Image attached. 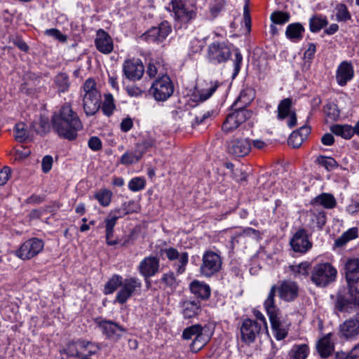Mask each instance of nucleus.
<instances>
[{"label":"nucleus","mask_w":359,"mask_h":359,"mask_svg":"<svg viewBox=\"0 0 359 359\" xmlns=\"http://www.w3.org/2000/svg\"><path fill=\"white\" fill-rule=\"evenodd\" d=\"M309 212L312 222H316L317 227L321 229L326 223V215L325 211L313 206V208Z\"/></svg>","instance_id":"obj_38"},{"label":"nucleus","mask_w":359,"mask_h":359,"mask_svg":"<svg viewBox=\"0 0 359 359\" xmlns=\"http://www.w3.org/2000/svg\"><path fill=\"white\" fill-rule=\"evenodd\" d=\"M324 112L332 120H336L339 117V111L333 103L326 104L324 107Z\"/></svg>","instance_id":"obj_57"},{"label":"nucleus","mask_w":359,"mask_h":359,"mask_svg":"<svg viewBox=\"0 0 359 359\" xmlns=\"http://www.w3.org/2000/svg\"><path fill=\"white\" fill-rule=\"evenodd\" d=\"M189 287L191 293L202 299H208L210 296V287L206 283L194 280L191 283Z\"/></svg>","instance_id":"obj_31"},{"label":"nucleus","mask_w":359,"mask_h":359,"mask_svg":"<svg viewBox=\"0 0 359 359\" xmlns=\"http://www.w3.org/2000/svg\"><path fill=\"white\" fill-rule=\"evenodd\" d=\"M88 145V147L94 151H100L102 147V141L98 137L96 136H93L89 139Z\"/></svg>","instance_id":"obj_63"},{"label":"nucleus","mask_w":359,"mask_h":359,"mask_svg":"<svg viewBox=\"0 0 359 359\" xmlns=\"http://www.w3.org/2000/svg\"><path fill=\"white\" fill-rule=\"evenodd\" d=\"M354 76V70L351 62L343 61L337 68L336 79L339 86H345Z\"/></svg>","instance_id":"obj_24"},{"label":"nucleus","mask_w":359,"mask_h":359,"mask_svg":"<svg viewBox=\"0 0 359 359\" xmlns=\"http://www.w3.org/2000/svg\"><path fill=\"white\" fill-rule=\"evenodd\" d=\"M311 203L313 206L322 205L327 209H332L337 205V201L334 196L327 193H323L317 196Z\"/></svg>","instance_id":"obj_33"},{"label":"nucleus","mask_w":359,"mask_h":359,"mask_svg":"<svg viewBox=\"0 0 359 359\" xmlns=\"http://www.w3.org/2000/svg\"><path fill=\"white\" fill-rule=\"evenodd\" d=\"M273 330L275 332L276 338L278 340L285 339L287 335V330L283 327L280 321L278 315L269 317Z\"/></svg>","instance_id":"obj_34"},{"label":"nucleus","mask_w":359,"mask_h":359,"mask_svg":"<svg viewBox=\"0 0 359 359\" xmlns=\"http://www.w3.org/2000/svg\"><path fill=\"white\" fill-rule=\"evenodd\" d=\"M142 155L136 149L134 151H126L121 157L120 163L125 165H131L138 162Z\"/></svg>","instance_id":"obj_43"},{"label":"nucleus","mask_w":359,"mask_h":359,"mask_svg":"<svg viewBox=\"0 0 359 359\" xmlns=\"http://www.w3.org/2000/svg\"><path fill=\"white\" fill-rule=\"evenodd\" d=\"M332 337V333H328L320 339L317 342V351L323 358H327L334 351V341Z\"/></svg>","instance_id":"obj_23"},{"label":"nucleus","mask_w":359,"mask_h":359,"mask_svg":"<svg viewBox=\"0 0 359 359\" xmlns=\"http://www.w3.org/2000/svg\"><path fill=\"white\" fill-rule=\"evenodd\" d=\"M316 163L323 166L327 171L333 170L339 166L335 159L330 156H320L316 159Z\"/></svg>","instance_id":"obj_50"},{"label":"nucleus","mask_w":359,"mask_h":359,"mask_svg":"<svg viewBox=\"0 0 359 359\" xmlns=\"http://www.w3.org/2000/svg\"><path fill=\"white\" fill-rule=\"evenodd\" d=\"M358 283L347 282L348 291L346 295L338 294L336 308L338 311H347L349 308L359 306V292L355 287Z\"/></svg>","instance_id":"obj_8"},{"label":"nucleus","mask_w":359,"mask_h":359,"mask_svg":"<svg viewBox=\"0 0 359 359\" xmlns=\"http://www.w3.org/2000/svg\"><path fill=\"white\" fill-rule=\"evenodd\" d=\"M310 266V263L305 262L297 265H290L289 269L294 278H299L302 276L306 277L309 276Z\"/></svg>","instance_id":"obj_37"},{"label":"nucleus","mask_w":359,"mask_h":359,"mask_svg":"<svg viewBox=\"0 0 359 359\" xmlns=\"http://www.w3.org/2000/svg\"><path fill=\"white\" fill-rule=\"evenodd\" d=\"M304 31L305 29L301 23H291L286 28L285 36L290 41L297 42L302 39Z\"/></svg>","instance_id":"obj_29"},{"label":"nucleus","mask_w":359,"mask_h":359,"mask_svg":"<svg viewBox=\"0 0 359 359\" xmlns=\"http://www.w3.org/2000/svg\"><path fill=\"white\" fill-rule=\"evenodd\" d=\"M336 20L338 22H346L351 19V15L344 4H338L335 6Z\"/></svg>","instance_id":"obj_46"},{"label":"nucleus","mask_w":359,"mask_h":359,"mask_svg":"<svg viewBox=\"0 0 359 359\" xmlns=\"http://www.w3.org/2000/svg\"><path fill=\"white\" fill-rule=\"evenodd\" d=\"M255 98V91L252 88L243 90L232 107H237L241 109H247L246 107Z\"/></svg>","instance_id":"obj_30"},{"label":"nucleus","mask_w":359,"mask_h":359,"mask_svg":"<svg viewBox=\"0 0 359 359\" xmlns=\"http://www.w3.org/2000/svg\"><path fill=\"white\" fill-rule=\"evenodd\" d=\"M145 187V180L141 177H134L128 183V188L132 191H138Z\"/></svg>","instance_id":"obj_59"},{"label":"nucleus","mask_w":359,"mask_h":359,"mask_svg":"<svg viewBox=\"0 0 359 359\" xmlns=\"http://www.w3.org/2000/svg\"><path fill=\"white\" fill-rule=\"evenodd\" d=\"M358 236V229L355 227L351 228L335 240L334 245L337 248L343 247L348 241L356 238Z\"/></svg>","instance_id":"obj_35"},{"label":"nucleus","mask_w":359,"mask_h":359,"mask_svg":"<svg viewBox=\"0 0 359 359\" xmlns=\"http://www.w3.org/2000/svg\"><path fill=\"white\" fill-rule=\"evenodd\" d=\"M310 234L304 228H299L292 236L290 244L292 249L299 253H306L311 249L312 242L309 239Z\"/></svg>","instance_id":"obj_12"},{"label":"nucleus","mask_w":359,"mask_h":359,"mask_svg":"<svg viewBox=\"0 0 359 359\" xmlns=\"http://www.w3.org/2000/svg\"><path fill=\"white\" fill-rule=\"evenodd\" d=\"M277 292L276 285L271 286L267 298L264 301V306L269 317L279 314V309L275 304V296Z\"/></svg>","instance_id":"obj_32"},{"label":"nucleus","mask_w":359,"mask_h":359,"mask_svg":"<svg viewBox=\"0 0 359 359\" xmlns=\"http://www.w3.org/2000/svg\"><path fill=\"white\" fill-rule=\"evenodd\" d=\"M339 334L346 339H352L359 334V313L340 325Z\"/></svg>","instance_id":"obj_20"},{"label":"nucleus","mask_w":359,"mask_h":359,"mask_svg":"<svg viewBox=\"0 0 359 359\" xmlns=\"http://www.w3.org/2000/svg\"><path fill=\"white\" fill-rule=\"evenodd\" d=\"M309 353L306 344L294 345L290 351V359H306Z\"/></svg>","instance_id":"obj_44"},{"label":"nucleus","mask_w":359,"mask_h":359,"mask_svg":"<svg viewBox=\"0 0 359 359\" xmlns=\"http://www.w3.org/2000/svg\"><path fill=\"white\" fill-rule=\"evenodd\" d=\"M252 111L248 109L236 108L234 111L226 116L222 130L225 133H230L236 129L241 123L250 118Z\"/></svg>","instance_id":"obj_11"},{"label":"nucleus","mask_w":359,"mask_h":359,"mask_svg":"<svg viewBox=\"0 0 359 359\" xmlns=\"http://www.w3.org/2000/svg\"><path fill=\"white\" fill-rule=\"evenodd\" d=\"M139 209L138 205L134 201H130L128 202H125L122 204L120 208H116V210H120L121 212H127L124 213V215L128 214L137 212Z\"/></svg>","instance_id":"obj_61"},{"label":"nucleus","mask_w":359,"mask_h":359,"mask_svg":"<svg viewBox=\"0 0 359 359\" xmlns=\"http://www.w3.org/2000/svg\"><path fill=\"white\" fill-rule=\"evenodd\" d=\"M337 274V269L330 263H319L311 270V280L318 287H326L335 280Z\"/></svg>","instance_id":"obj_2"},{"label":"nucleus","mask_w":359,"mask_h":359,"mask_svg":"<svg viewBox=\"0 0 359 359\" xmlns=\"http://www.w3.org/2000/svg\"><path fill=\"white\" fill-rule=\"evenodd\" d=\"M289 13L283 11H274L271 15V21L278 25H283L290 20Z\"/></svg>","instance_id":"obj_53"},{"label":"nucleus","mask_w":359,"mask_h":359,"mask_svg":"<svg viewBox=\"0 0 359 359\" xmlns=\"http://www.w3.org/2000/svg\"><path fill=\"white\" fill-rule=\"evenodd\" d=\"M171 26L168 21L162 22L158 27H154L144 34L145 39L149 42L161 43L163 41L171 32Z\"/></svg>","instance_id":"obj_17"},{"label":"nucleus","mask_w":359,"mask_h":359,"mask_svg":"<svg viewBox=\"0 0 359 359\" xmlns=\"http://www.w3.org/2000/svg\"><path fill=\"white\" fill-rule=\"evenodd\" d=\"M84 94L83 95H91L93 94H100L97 89V84L94 79H88L83 86Z\"/></svg>","instance_id":"obj_56"},{"label":"nucleus","mask_w":359,"mask_h":359,"mask_svg":"<svg viewBox=\"0 0 359 359\" xmlns=\"http://www.w3.org/2000/svg\"><path fill=\"white\" fill-rule=\"evenodd\" d=\"M161 252L165 253L167 258L170 261L178 260L175 264L176 271L178 274H182L185 271L186 266L188 263L189 255L186 252L180 253L177 249L169 248L162 250Z\"/></svg>","instance_id":"obj_19"},{"label":"nucleus","mask_w":359,"mask_h":359,"mask_svg":"<svg viewBox=\"0 0 359 359\" xmlns=\"http://www.w3.org/2000/svg\"><path fill=\"white\" fill-rule=\"evenodd\" d=\"M53 161V157L50 155H46L43 158L41 168L43 172L47 173L50 170Z\"/></svg>","instance_id":"obj_64"},{"label":"nucleus","mask_w":359,"mask_h":359,"mask_svg":"<svg viewBox=\"0 0 359 359\" xmlns=\"http://www.w3.org/2000/svg\"><path fill=\"white\" fill-rule=\"evenodd\" d=\"M54 81L59 92L64 93L69 87V80L65 73H59L54 79Z\"/></svg>","instance_id":"obj_47"},{"label":"nucleus","mask_w":359,"mask_h":359,"mask_svg":"<svg viewBox=\"0 0 359 359\" xmlns=\"http://www.w3.org/2000/svg\"><path fill=\"white\" fill-rule=\"evenodd\" d=\"M100 94L83 95V107L86 116H90L96 114L100 108Z\"/></svg>","instance_id":"obj_25"},{"label":"nucleus","mask_w":359,"mask_h":359,"mask_svg":"<svg viewBox=\"0 0 359 359\" xmlns=\"http://www.w3.org/2000/svg\"><path fill=\"white\" fill-rule=\"evenodd\" d=\"M123 71L127 79L137 81L142 77L144 68L142 62L138 59L126 60L123 65Z\"/></svg>","instance_id":"obj_16"},{"label":"nucleus","mask_w":359,"mask_h":359,"mask_svg":"<svg viewBox=\"0 0 359 359\" xmlns=\"http://www.w3.org/2000/svg\"><path fill=\"white\" fill-rule=\"evenodd\" d=\"M44 248L43 241L38 238L25 241L16 250L15 255L22 260H29L39 254Z\"/></svg>","instance_id":"obj_9"},{"label":"nucleus","mask_w":359,"mask_h":359,"mask_svg":"<svg viewBox=\"0 0 359 359\" xmlns=\"http://www.w3.org/2000/svg\"><path fill=\"white\" fill-rule=\"evenodd\" d=\"M222 264L221 257L213 251L208 250L203 255L199 271L203 276L210 278L220 271Z\"/></svg>","instance_id":"obj_5"},{"label":"nucleus","mask_w":359,"mask_h":359,"mask_svg":"<svg viewBox=\"0 0 359 359\" xmlns=\"http://www.w3.org/2000/svg\"><path fill=\"white\" fill-rule=\"evenodd\" d=\"M161 283L171 290L175 289L178 285V282L172 271L164 273L161 278Z\"/></svg>","instance_id":"obj_52"},{"label":"nucleus","mask_w":359,"mask_h":359,"mask_svg":"<svg viewBox=\"0 0 359 359\" xmlns=\"http://www.w3.org/2000/svg\"><path fill=\"white\" fill-rule=\"evenodd\" d=\"M112 197V192L107 189H100L95 194V198L103 207L109 205Z\"/></svg>","instance_id":"obj_49"},{"label":"nucleus","mask_w":359,"mask_h":359,"mask_svg":"<svg viewBox=\"0 0 359 359\" xmlns=\"http://www.w3.org/2000/svg\"><path fill=\"white\" fill-rule=\"evenodd\" d=\"M211 338V334L205 327H203L200 332L194 338L190 345V348L193 352H198L205 345H206Z\"/></svg>","instance_id":"obj_28"},{"label":"nucleus","mask_w":359,"mask_h":359,"mask_svg":"<svg viewBox=\"0 0 359 359\" xmlns=\"http://www.w3.org/2000/svg\"><path fill=\"white\" fill-rule=\"evenodd\" d=\"M346 279L349 283H359V257L347 259L345 264Z\"/></svg>","instance_id":"obj_26"},{"label":"nucleus","mask_w":359,"mask_h":359,"mask_svg":"<svg viewBox=\"0 0 359 359\" xmlns=\"http://www.w3.org/2000/svg\"><path fill=\"white\" fill-rule=\"evenodd\" d=\"M226 5L224 0H215L210 4L209 10L212 19L215 18L224 9Z\"/></svg>","instance_id":"obj_54"},{"label":"nucleus","mask_w":359,"mask_h":359,"mask_svg":"<svg viewBox=\"0 0 359 359\" xmlns=\"http://www.w3.org/2000/svg\"><path fill=\"white\" fill-rule=\"evenodd\" d=\"M123 278L122 276L115 274L106 283L104 289L105 294H112L117 290L118 287L121 288Z\"/></svg>","instance_id":"obj_41"},{"label":"nucleus","mask_w":359,"mask_h":359,"mask_svg":"<svg viewBox=\"0 0 359 359\" xmlns=\"http://www.w3.org/2000/svg\"><path fill=\"white\" fill-rule=\"evenodd\" d=\"M262 331H264L263 328L257 320L245 319L240 327L241 340L246 344H251Z\"/></svg>","instance_id":"obj_13"},{"label":"nucleus","mask_w":359,"mask_h":359,"mask_svg":"<svg viewBox=\"0 0 359 359\" xmlns=\"http://www.w3.org/2000/svg\"><path fill=\"white\" fill-rule=\"evenodd\" d=\"M156 146V140L152 138L144 139L142 142L136 144L137 150L143 155L147 149Z\"/></svg>","instance_id":"obj_58"},{"label":"nucleus","mask_w":359,"mask_h":359,"mask_svg":"<svg viewBox=\"0 0 359 359\" xmlns=\"http://www.w3.org/2000/svg\"><path fill=\"white\" fill-rule=\"evenodd\" d=\"M126 212H125L126 213ZM124 216V212L116 210V209L111 210L104 219L105 229H114L118 219Z\"/></svg>","instance_id":"obj_45"},{"label":"nucleus","mask_w":359,"mask_h":359,"mask_svg":"<svg viewBox=\"0 0 359 359\" xmlns=\"http://www.w3.org/2000/svg\"><path fill=\"white\" fill-rule=\"evenodd\" d=\"M45 34L47 36H51L60 42H65L67 41V36L62 34L57 29L52 28L46 29Z\"/></svg>","instance_id":"obj_62"},{"label":"nucleus","mask_w":359,"mask_h":359,"mask_svg":"<svg viewBox=\"0 0 359 359\" xmlns=\"http://www.w3.org/2000/svg\"><path fill=\"white\" fill-rule=\"evenodd\" d=\"M53 130L61 137L74 140L78 132L83 128V124L76 112L68 103L65 104L58 112H55L51 118Z\"/></svg>","instance_id":"obj_1"},{"label":"nucleus","mask_w":359,"mask_h":359,"mask_svg":"<svg viewBox=\"0 0 359 359\" xmlns=\"http://www.w3.org/2000/svg\"><path fill=\"white\" fill-rule=\"evenodd\" d=\"M298 132L293 131L290 135L287 142L288 144L293 148L299 147L305 140Z\"/></svg>","instance_id":"obj_60"},{"label":"nucleus","mask_w":359,"mask_h":359,"mask_svg":"<svg viewBox=\"0 0 359 359\" xmlns=\"http://www.w3.org/2000/svg\"><path fill=\"white\" fill-rule=\"evenodd\" d=\"M202 327L201 325L196 324L185 328L182 332V338L185 340L194 339Z\"/></svg>","instance_id":"obj_55"},{"label":"nucleus","mask_w":359,"mask_h":359,"mask_svg":"<svg viewBox=\"0 0 359 359\" xmlns=\"http://www.w3.org/2000/svg\"><path fill=\"white\" fill-rule=\"evenodd\" d=\"M15 139L19 142H24L29 137L28 131L25 124L20 122L14 127Z\"/></svg>","instance_id":"obj_48"},{"label":"nucleus","mask_w":359,"mask_h":359,"mask_svg":"<svg viewBox=\"0 0 359 359\" xmlns=\"http://www.w3.org/2000/svg\"><path fill=\"white\" fill-rule=\"evenodd\" d=\"M115 109L114 100L111 94L104 95V100L102 107L103 114L110 116Z\"/></svg>","instance_id":"obj_51"},{"label":"nucleus","mask_w":359,"mask_h":359,"mask_svg":"<svg viewBox=\"0 0 359 359\" xmlns=\"http://www.w3.org/2000/svg\"><path fill=\"white\" fill-rule=\"evenodd\" d=\"M279 297L287 302L294 301L299 296V287L292 280H284L276 285Z\"/></svg>","instance_id":"obj_14"},{"label":"nucleus","mask_w":359,"mask_h":359,"mask_svg":"<svg viewBox=\"0 0 359 359\" xmlns=\"http://www.w3.org/2000/svg\"><path fill=\"white\" fill-rule=\"evenodd\" d=\"M174 13L175 26H187L196 17V13L192 7L187 5L183 0H172L170 3Z\"/></svg>","instance_id":"obj_4"},{"label":"nucleus","mask_w":359,"mask_h":359,"mask_svg":"<svg viewBox=\"0 0 359 359\" xmlns=\"http://www.w3.org/2000/svg\"><path fill=\"white\" fill-rule=\"evenodd\" d=\"M160 260L155 256L144 257L140 263L137 269L140 274L147 281L159 271Z\"/></svg>","instance_id":"obj_15"},{"label":"nucleus","mask_w":359,"mask_h":359,"mask_svg":"<svg viewBox=\"0 0 359 359\" xmlns=\"http://www.w3.org/2000/svg\"><path fill=\"white\" fill-rule=\"evenodd\" d=\"M97 325L105 338L111 341L117 342L127 333V329L112 320H100Z\"/></svg>","instance_id":"obj_10"},{"label":"nucleus","mask_w":359,"mask_h":359,"mask_svg":"<svg viewBox=\"0 0 359 359\" xmlns=\"http://www.w3.org/2000/svg\"><path fill=\"white\" fill-rule=\"evenodd\" d=\"M328 24L327 18L322 15H314L309 20V28L311 32H318Z\"/></svg>","instance_id":"obj_42"},{"label":"nucleus","mask_w":359,"mask_h":359,"mask_svg":"<svg viewBox=\"0 0 359 359\" xmlns=\"http://www.w3.org/2000/svg\"><path fill=\"white\" fill-rule=\"evenodd\" d=\"M146 72L150 78H154L156 76L159 78L162 76V75H167L164 72L163 67L161 64L158 61L156 60L149 61Z\"/></svg>","instance_id":"obj_39"},{"label":"nucleus","mask_w":359,"mask_h":359,"mask_svg":"<svg viewBox=\"0 0 359 359\" xmlns=\"http://www.w3.org/2000/svg\"><path fill=\"white\" fill-rule=\"evenodd\" d=\"M182 314L184 318H192L201 312V306L198 300H186L182 304Z\"/></svg>","instance_id":"obj_27"},{"label":"nucleus","mask_w":359,"mask_h":359,"mask_svg":"<svg viewBox=\"0 0 359 359\" xmlns=\"http://www.w3.org/2000/svg\"><path fill=\"white\" fill-rule=\"evenodd\" d=\"M229 154L243 157L249 154L251 149V144L248 139H234L227 143Z\"/></svg>","instance_id":"obj_21"},{"label":"nucleus","mask_w":359,"mask_h":359,"mask_svg":"<svg viewBox=\"0 0 359 359\" xmlns=\"http://www.w3.org/2000/svg\"><path fill=\"white\" fill-rule=\"evenodd\" d=\"M220 83L217 81H211L207 87L198 91L199 100L203 102L210 98L215 92Z\"/></svg>","instance_id":"obj_40"},{"label":"nucleus","mask_w":359,"mask_h":359,"mask_svg":"<svg viewBox=\"0 0 359 359\" xmlns=\"http://www.w3.org/2000/svg\"><path fill=\"white\" fill-rule=\"evenodd\" d=\"M231 55V48L224 41L213 42L208 46L207 57L208 61L213 65L226 62Z\"/></svg>","instance_id":"obj_7"},{"label":"nucleus","mask_w":359,"mask_h":359,"mask_svg":"<svg viewBox=\"0 0 359 359\" xmlns=\"http://www.w3.org/2000/svg\"><path fill=\"white\" fill-rule=\"evenodd\" d=\"M142 288L141 280L136 277L123 279L120 290L116 294V302L124 304L132 296L140 294Z\"/></svg>","instance_id":"obj_6"},{"label":"nucleus","mask_w":359,"mask_h":359,"mask_svg":"<svg viewBox=\"0 0 359 359\" xmlns=\"http://www.w3.org/2000/svg\"><path fill=\"white\" fill-rule=\"evenodd\" d=\"M174 92L173 83L168 75H162L152 83L149 93L158 102L167 100Z\"/></svg>","instance_id":"obj_3"},{"label":"nucleus","mask_w":359,"mask_h":359,"mask_svg":"<svg viewBox=\"0 0 359 359\" xmlns=\"http://www.w3.org/2000/svg\"><path fill=\"white\" fill-rule=\"evenodd\" d=\"M330 130L334 135L340 136L344 139H350L354 135L353 128L348 125L336 124L330 128Z\"/></svg>","instance_id":"obj_36"},{"label":"nucleus","mask_w":359,"mask_h":359,"mask_svg":"<svg viewBox=\"0 0 359 359\" xmlns=\"http://www.w3.org/2000/svg\"><path fill=\"white\" fill-rule=\"evenodd\" d=\"M292 100L285 98L282 100L278 106V119L283 120L289 117L287 125L289 128H293L297 124V115L294 111H291Z\"/></svg>","instance_id":"obj_18"},{"label":"nucleus","mask_w":359,"mask_h":359,"mask_svg":"<svg viewBox=\"0 0 359 359\" xmlns=\"http://www.w3.org/2000/svg\"><path fill=\"white\" fill-rule=\"evenodd\" d=\"M97 49L104 54H109L113 51L114 43L112 39L108 33L103 29H99L95 39Z\"/></svg>","instance_id":"obj_22"}]
</instances>
